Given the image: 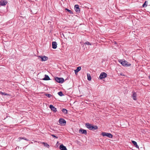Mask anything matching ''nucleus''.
Instances as JSON below:
<instances>
[{
  "instance_id": "f257e3e1",
  "label": "nucleus",
  "mask_w": 150,
  "mask_h": 150,
  "mask_svg": "<svg viewBox=\"0 0 150 150\" xmlns=\"http://www.w3.org/2000/svg\"><path fill=\"white\" fill-rule=\"evenodd\" d=\"M118 61L123 66L129 67L131 65V64L129 62L125 60H119Z\"/></svg>"
},
{
  "instance_id": "f03ea898",
  "label": "nucleus",
  "mask_w": 150,
  "mask_h": 150,
  "mask_svg": "<svg viewBox=\"0 0 150 150\" xmlns=\"http://www.w3.org/2000/svg\"><path fill=\"white\" fill-rule=\"evenodd\" d=\"M102 135L103 137L107 136L110 138H112L113 137V135L112 134L108 133L103 132L102 133Z\"/></svg>"
},
{
  "instance_id": "7ed1b4c3",
  "label": "nucleus",
  "mask_w": 150,
  "mask_h": 150,
  "mask_svg": "<svg viewBox=\"0 0 150 150\" xmlns=\"http://www.w3.org/2000/svg\"><path fill=\"white\" fill-rule=\"evenodd\" d=\"M54 79L57 82L59 83H62L64 81V80L63 78L55 77Z\"/></svg>"
},
{
  "instance_id": "20e7f679",
  "label": "nucleus",
  "mask_w": 150,
  "mask_h": 150,
  "mask_svg": "<svg viewBox=\"0 0 150 150\" xmlns=\"http://www.w3.org/2000/svg\"><path fill=\"white\" fill-rule=\"evenodd\" d=\"M59 122L60 125L62 126L65 125L66 124V121L63 119H60Z\"/></svg>"
},
{
  "instance_id": "39448f33",
  "label": "nucleus",
  "mask_w": 150,
  "mask_h": 150,
  "mask_svg": "<svg viewBox=\"0 0 150 150\" xmlns=\"http://www.w3.org/2000/svg\"><path fill=\"white\" fill-rule=\"evenodd\" d=\"M107 74L105 72L101 73L99 76V78L100 79H102L106 77Z\"/></svg>"
},
{
  "instance_id": "423d86ee",
  "label": "nucleus",
  "mask_w": 150,
  "mask_h": 150,
  "mask_svg": "<svg viewBox=\"0 0 150 150\" xmlns=\"http://www.w3.org/2000/svg\"><path fill=\"white\" fill-rule=\"evenodd\" d=\"M7 1L5 0H0V5L2 6L6 5L7 3Z\"/></svg>"
},
{
  "instance_id": "0eeeda50",
  "label": "nucleus",
  "mask_w": 150,
  "mask_h": 150,
  "mask_svg": "<svg viewBox=\"0 0 150 150\" xmlns=\"http://www.w3.org/2000/svg\"><path fill=\"white\" fill-rule=\"evenodd\" d=\"M38 57L40 58L41 59L42 61H45L47 60L48 59V57L46 56H39Z\"/></svg>"
},
{
  "instance_id": "6e6552de",
  "label": "nucleus",
  "mask_w": 150,
  "mask_h": 150,
  "mask_svg": "<svg viewBox=\"0 0 150 150\" xmlns=\"http://www.w3.org/2000/svg\"><path fill=\"white\" fill-rule=\"evenodd\" d=\"M74 9L77 12H80V10L79 7V6L78 5H76L74 6Z\"/></svg>"
},
{
  "instance_id": "1a4fd4ad",
  "label": "nucleus",
  "mask_w": 150,
  "mask_h": 150,
  "mask_svg": "<svg viewBox=\"0 0 150 150\" xmlns=\"http://www.w3.org/2000/svg\"><path fill=\"white\" fill-rule=\"evenodd\" d=\"M79 132L80 133L86 134L87 131L86 130L83 129H81L79 130Z\"/></svg>"
},
{
  "instance_id": "9d476101",
  "label": "nucleus",
  "mask_w": 150,
  "mask_h": 150,
  "mask_svg": "<svg viewBox=\"0 0 150 150\" xmlns=\"http://www.w3.org/2000/svg\"><path fill=\"white\" fill-rule=\"evenodd\" d=\"M50 108L51 109V110L54 112H56L57 111V109L52 105H50Z\"/></svg>"
},
{
  "instance_id": "9b49d317",
  "label": "nucleus",
  "mask_w": 150,
  "mask_h": 150,
  "mask_svg": "<svg viewBox=\"0 0 150 150\" xmlns=\"http://www.w3.org/2000/svg\"><path fill=\"white\" fill-rule=\"evenodd\" d=\"M59 149L61 150H67L66 147L63 144H61L60 145Z\"/></svg>"
},
{
  "instance_id": "f8f14e48",
  "label": "nucleus",
  "mask_w": 150,
  "mask_h": 150,
  "mask_svg": "<svg viewBox=\"0 0 150 150\" xmlns=\"http://www.w3.org/2000/svg\"><path fill=\"white\" fill-rule=\"evenodd\" d=\"M57 42H52V47L53 48L55 49L57 47Z\"/></svg>"
},
{
  "instance_id": "ddd939ff",
  "label": "nucleus",
  "mask_w": 150,
  "mask_h": 150,
  "mask_svg": "<svg viewBox=\"0 0 150 150\" xmlns=\"http://www.w3.org/2000/svg\"><path fill=\"white\" fill-rule=\"evenodd\" d=\"M92 126V125L91 124L89 123H86V127L90 130H91Z\"/></svg>"
},
{
  "instance_id": "4468645a",
  "label": "nucleus",
  "mask_w": 150,
  "mask_h": 150,
  "mask_svg": "<svg viewBox=\"0 0 150 150\" xmlns=\"http://www.w3.org/2000/svg\"><path fill=\"white\" fill-rule=\"evenodd\" d=\"M81 69V67H79L77 68L76 69L74 70L75 73L76 74V73L78 72Z\"/></svg>"
},
{
  "instance_id": "2eb2a0df",
  "label": "nucleus",
  "mask_w": 150,
  "mask_h": 150,
  "mask_svg": "<svg viewBox=\"0 0 150 150\" xmlns=\"http://www.w3.org/2000/svg\"><path fill=\"white\" fill-rule=\"evenodd\" d=\"M132 96L134 100H137V94L135 92L133 93Z\"/></svg>"
},
{
  "instance_id": "dca6fc26",
  "label": "nucleus",
  "mask_w": 150,
  "mask_h": 150,
  "mask_svg": "<svg viewBox=\"0 0 150 150\" xmlns=\"http://www.w3.org/2000/svg\"><path fill=\"white\" fill-rule=\"evenodd\" d=\"M132 142L133 144L134 145V146L135 147H136V148H139V146L137 145V144L136 142H135L134 141H132Z\"/></svg>"
},
{
  "instance_id": "f3484780",
  "label": "nucleus",
  "mask_w": 150,
  "mask_h": 150,
  "mask_svg": "<svg viewBox=\"0 0 150 150\" xmlns=\"http://www.w3.org/2000/svg\"><path fill=\"white\" fill-rule=\"evenodd\" d=\"M50 79L49 76L47 75H45V77L43 79L44 80H48Z\"/></svg>"
},
{
  "instance_id": "a211bd4d",
  "label": "nucleus",
  "mask_w": 150,
  "mask_h": 150,
  "mask_svg": "<svg viewBox=\"0 0 150 150\" xmlns=\"http://www.w3.org/2000/svg\"><path fill=\"white\" fill-rule=\"evenodd\" d=\"M98 128V127L96 126H92L91 129V130H95L97 129Z\"/></svg>"
},
{
  "instance_id": "6ab92c4d",
  "label": "nucleus",
  "mask_w": 150,
  "mask_h": 150,
  "mask_svg": "<svg viewBox=\"0 0 150 150\" xmlns=\"http://www.w3.org/2000/svg\"><path fill=\"white\" fill-rule=\"evenodd\" d=\"M87 76L88 80V81H91V76H90V75L89 74H87Z\"/></svg>"
},
{
  "instance_id": "aec40b11",
  "label": "nucleus",
  "mask_w": 150,
  "mask_h": 150,
  "mask_svg": "<svg viewBox=\"0 0 150 150\" xmlns=\"http://www.w3.org/2000/svg\"><path fill=\"white\" fill-rule=\"evenodd\" d=\"M62 111L65 114H67V110L66 109L64 108L62 109Z\"/></svg>"
},
{
  "instance_id": "412c9836",
  "label": "nucleus",
  "mask_w": 150,
  "mask_h": 150,
  "mask_svg": "<svg viewBox=\"0 0 150 150\" xmlns=\"http://www.w3.org/2000/svg\"><path fill=\"white\" fill-rule=\"evenodd\" d=\"M0 94L4 96H8L9 95L7 93L2 92H0Z\"/></svg>"
},
{
  "instance_id": "4be33fe9",
  "label": "nucleus",
  "mask_w": 150,
  "mask_h": 150,
  "mask_svg": "<svg viewBox=\"0 0 150 150\" xmlns=\"http://www.w3.org/2000/svg\"><path fill=\"white\" fill-rule=\"evenodd\" d=\"M42 143L44 144V146H45V147H46L48 148H49V147H50L49 145V144H48L47 143H45L44 142H43Z\"/></svg>"
},
{
  "instance_id": "5701e85b",
  "label": "nucleus",
  "mask_w": 150,
  "mask_h": 150,
  "mask_svg": "<svg viewBox=\"0 0 150 150\" xmlns=\"http://www.w3.org/2000/svg\"><path fill=\"white\" fill-rule=\"evenodd\" d=\"M58 94L60 96H63V94L62 91H60L58 93Z\"/></svg>"
},
{
  "instance_id": "b1692460",
  "label": "nucleus",
  "mask_w": 150,
  "mask_h": 150,
  "mask_svg": "<svg viewBox=\"0 0 150 150\" xmlns=\"http://www.w3.org/2000/svg\"><path fill=\"white\" fill-rule=\"evenodd\" d=\"M84 45H91V44L90 43L88 42H86L84 43Z\"/></svg>"
},
{
  "instance_id": "393cba45",
  "label": "nucleus",
  "mask_w": 150,
  "mask_h": 150,
  "mask_svg": "<svg viewBox=\"0 0 150 150\" xmlns=\"http://www.w3.org/2000/svg\"><path fill=\"white\" fill-rule=\"evenodd\" d=\"M19 140H21V139H24L27 141H28V140L27 139L25 138L24 137L23 138H21V137H19Z\"/></svg>"
},
{
  "instance_id": "a878e982",
  "label": "nucleus",
  "mask_w": 150,
  "mask_h": 150,
  "mask_svg": "<svg viewBox=\"0 0 150 150\" xmlns=\"http://www.w3.org/2000/svg\"><path fill=\"white\" fill-rule=\"evenodd\" d=\"M146 1H145L144 3L142 5V6L144 7H145L146 6Z\"/></svg>"
},
{
  "instance_id": "bb28decb",
  "label": "nucleus",
  "mask_w": 150,
  "mask_h": 150,
  "mask_svg": "<svg viewBox=\"0 0 150 150\" xmlns=\"http://www.w3.org/2000/svg\"><path fill=\"white\" fill-rule=\"evenodd\" d=\"M45 95L48 97H50L52 96L50 94H46Z\"/></svg>"
},
{
  "instance_id": "cd10ccee",
  "label": "nucleus",
  "mask_w": 150,
  "mask_h": 150,
  "mask_svg": "<svg viewBox=\"0 0 150 150\" xmlns=\"http://www.w3.org/2000/svg\"><path fill=\"white\" fill-rule=\"evenodd\" d=\"M66 10H67L68 11H69L70 13H72V11L71 10H69V9H68L67 8H66Z\"/></svg>"
},
{
  "instance_id": "c85d7f7f",
  "label": "nucleus",
  "mask_w": 150,
  "mask_h": 150,
  "mask_svg": "<svg viewBox=\"0 0 150 150\" xmlns=\"http://www.w3.org/2000/svg\"><path fill=\"white\" fill-rule=\"evenodd\" d=\"M51 136L55 138L56 139L58 138V137L56 136L54 134H51Z\"/></svg>"
},
{
  "instance_id": "c756f323",
  "label": "nucleus",
  "mask_w": 150,
  "mask_h": 150,
  "mask_svg": "<svg viewBox=\"0 0 150 150\" xmlns=\"http://www.w3.org/2000/svg\"><path fill=\"white\" fill-rule=\"evenodd\" d=\"M119 75L121 76H124V75L122 74V73H120L119 74Z\"/></svg>"
},
{
  "instance_id": "7c9ffc66",
  "label": "nucleus",
  "mask_w": 150,
  "mask_h": 150,
  "mask_svg": "<svg viewBox=\"0 0 150 150\" xmlns=\"http://www.w3.org/2000/svg\"><path fill=\"white\" fill-rule=\"evenodd\" d=\"M149 79H150V76H149Z\"/></svg>"
}]
</instances>
